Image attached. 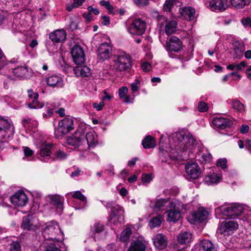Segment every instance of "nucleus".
Segmentation results:
<instances>
[{
	"mask_svg": "<svg viewBox=\"0 0 251 251\" xmlns=\"http://www.w3.org/2000/svg\"><path fill=\"white\" fill-rule=\"evenodd\" d=\"M178 2V0H166L163 6V9L165 11L170 12L173 6Z\"/></svg>",
	"mask_w": 251,
	"mask_h": 251,
	"instance_id": "obj_39",
	"label": "nucleus"
},
{
	"mask_svg": "<svg viewBox=\"0 0 251 251\" xmlns=\"http://www.w3.org/2000/svg\"><path fill=\"white\" fill-rule=\"evenodd\" d=\"M131 234V230L130 227H126L122 232L120 239L123 242L127 241Z\"/></svg>",
	"mask_w": 251,
	"mask_h": 251,
	"instance_id": "obj_42",
	"label": "nucleus"
},
{
	"mask_svg": "<svg viewBox=\"0 0 251 251\" xmlns=\"http://www.w3.org/2000/svg\"><path fill=\"white\" fill-rule=\"evenodd\" d=\"M24 154L26 157L31 156L33 154V151L28 147H23Z\"/></svg>",
	"mask_w": 251,
	"mask_h": 251,
	"instance_id": "obj_61",
	"label": "nucleus"
},
{
	"mask_svg": "<svg viewBox=\"0 0 251 251\" xmlns=\"http://www.w3.org/2000/svg\"><path fill=\"white\" fill-rule=\"evenodd\" d=\"M151 179V176L149 174H143L142 176V180L144 182L149 183Z\"/></svg>",
	"mask_w": 251,
	"mask_h": 251,
	"instance_id": "obj_64",
	"label": "nucleus"
},
{
	"mask_svg": "<svg viewBox=\"0 0 251 251\" xmlns=\"http://www.w3.org/2000/svg\"><path fill=\"white\" fill-rule=\"evenodd\" d=\"M221 179V177L217 174L213 173L207 175L204 177V181L208 185L219 183Z\"/></svg>",
	"mask_w": 251,
	"mask_h": 251,
	"instance_id": "obj_33",
	"label": "nucleus"
},
{
	"mask_svg": "<svg viewBox=\"0 0 251 251\" xmlns=\"http://www.w3.org/2000/svg\"><path fill=\"white\" fill-rule=\"evenodd\" d=\"M209 7L212 11H223L228 7L226 0H213L210 1Z\"/></svg>",
	"mask_w": 251,
	"mask_h": 251,
	"instance_id": "obj_19",
	"label": "nucleus"
},
{
	"mask_svg": "<svg viewBox=\"0 0 251 251\" xmlns=\"http://www.w3.org/2000/svg\"><path fill=\"white\" fill-rule=\"evenodd\" d=\"M13 73L16 77H28L31 75V70L27 66H19L13 70Z\"/></svg>",
	"mask_w": 251,
	"mask_h": 251,
	"instance_id": "obj_26",
	"label": "nucleus"
},
{
	"mask_svg": "<svg viewBox=\"0 0 251 251\" xmlns=\"http://www.w3.org/2000/svg\"><path fill=\"white\" fill-rule=\"evenodd\" d=\"M227 103L231 104L232 108L235 111L239 113H242L245 111V107L243 103L237 100H228Z\"/></svg>",
	"mask_w": 251,
	"mask_h": 251,
	"instance_id": "obj_31",
	"label": "nucleus"
},
{
	"mask_svg": "<svg viewBox=\"0 0 251 251\" xmlns=\"http://www.w3.org/2000/svg\"><path fill=\"white\" fill-rule=\"evenodd\" d=\"M94 231L95 233H100L101 232L104 228V226L102 224H97L94 225Z\"/></svg>",
	"mask_w": 251,
	"mask_h": 251,
	"instance_id": "obj_56",
	"label": "nucleus"
},
{
	"mask_svg": "<svg viewBox=\"0 0 251 251\" xmlns=\"http://www.w3.org/2000/svg\"><path fill=\"white\" fill-rule=\"evenodd\" d=\"M67 143L75 148H81V150L85 149L86 140L84 133L82 130H77L73 135L67 139Z\"/></svg>",
	"mask_w": 251,
	"mask_h": 251,
	"instance_id": "obj_7",
	"label": "nucleus"
},
{
	"mask_svg": "<svg viewBox=\"0 0 251 251\" xmlns=\"http://www.w3.org/2000/svg\"><path fill=\"white\" fill-rule=\"evenodd\" d=\"M21 227L24 229L33 230L34 231L38 229L37 225L30 216L23 217Z\"/></svg>",
	"mask_w": 251,
	"mask_h": 251,
	"instance_id": "obj_24",
	"label": "nucleus"
},
{
	"mask_svg": "<svg viewBox=\"0 0 251 251\" xmlns=\"http://www.w3.org/2000/svg\"><path fill=\"white\" fill-rule=\"evenodd\" d=\"M10 201L15 205L23 206L26 204L27 198L23 191H19L10 198Z\"/></svg>",
	"mask_w": 251,
	"mask_h": 251,
	"instance_id": "obj_15",
	"label": "nucleus"
},
{
	"mask_svg": "<svg viewBox=\"0 0 251 251\" xmlns=\"http://www.w3.org/2000/svg\"><path fill=\"white\" fill-rule=\"evenodd\" d=\"M71 53L73 60L76 64H81L84 62V53L82 48L79 46H75L72 49Z\"/></svg>",
	"mask_w": 251,
	"mask_h": 251,
	"instance_id": "obj_14",
	"label": "nucleus"
},
{
	"mask_svg": "<svg viewBox=\"0 0 251 251\" xmlns=\"http://www.w3.org/2000/svg\"><path fill=\"white\" fill-rule=\"evenodd\" d=\"M241 23L245 27H251V18L245 17L242 18Z\"/></svg>",
	"mask_w": 251,
	"mask_h": 251,
	"instance_id": "obj_51",
	"label": "nucleus"
},
{
	"mask_svg": "<svg viewBox=\"0 0 251 251\" xmlns=\"http://www.w3.org/2000/svg\"><path fill=\"white\" fill-rule=\"evenodd\" d=\"M112 51V47L110 44L104 43L101 44L97 52L98 58L99 60L104 61L110 57Z\"/></svg>",
	"mask_w": 251,
	"mask_h": 251,
	"instance_id": "obj_11",
	"label": "nucleus"
},
{
	"mask_svg": "<svg viewBox=\"0 0 251 251\" xmlns=\"http://www.w3.org/2000/svg\"><path fill=\"white\" fill-rule=\"evenodd\" d=\"M128 88L126 87H122L119 89L118 94L121 99H123L128 93Z\"/></svg>",
	"mask_w": 251,
	"mask_h": 251,
	"instance_id": "obj_50",
	"label": "nucleus"
},
{
	"mask_svg": "<svg viewBox=\"0 0 251 251\" xmlns=\"http://www.w3.org/2000/svg\"><path fill=\"white\" fill-rule=\"evenodd\" d=\"M177 22L175 20H172L167 22L165 26V31L167 35L175 33L176 30Z\"/></svg>",
	"mask_w": 251,
	"mask_h": 251,
	"instance_id": "obj_34",
	"label": "nucleus"
},
{
	"mask_svg": "<svg viewBox=\"0 0 251 251\" xmlns=\"http://www.w3.org/2000/svg\"><path fill=\"white\" fill-rule=\"evenodd\" d=\"M185 168L187 175L192 178H198L201 174V169L198 163L195 162L188 163Z\"/></svg>",
	"mask_w": 251,
	"mask_h": 251,
	"instance_id": "obj_13",
	"label": "nucleus"
},
{
	"mask_svg": "<svg viewBox=\"0 0 251 251\" xmlns=\"http://www.w3.org/2000/svg\"><path fill=\"white\" fill-rule=\"evenodd\" d=\"M201 158L205 162H209L212 159V155L208 152L202 153Z\"/></svg>",
	"mask_w": 251,
	"mask_h": 251,
	"instance_id": "obj_59",
	"label": "nucleus"
},
{
	"mask_svg": "<svg viewBox=\"0 0 251 251\" xmlns=\"http://www.w3.org/2000/svg\"><path fill=\"white\" fill-rule=\"evenodd\" d=\"M28 93V107L30 109H38L42 108L44 103L38 101L39 95L38 93L34 92L32 89L27 91Z\"/></svg>",
	"mask_w": 251,
	"mask_h": 251,
	"instance_id": "obj_12",
	"label": "nucleus"
},
{
	"mask_svg": "<svg viewBox=\"0 0 251 251\" xmlns=\"http://www.w3.org/2000/svg\"><path fill=\"white\" fill-rule=\"evenodd\" d=\"M251 0H231V3L233 6L237 8H242L250 3Z\"/></svg>",
	"mask_w": 251,
	"mask_h": 251,
	"instance_id": "obj_38",
	"label": "nucleus"
},
{
	"mask_svg": "<svg viewBox=\"0 0 251 251\" xmlns=\"http://www.w3.org/2000/svg\"><path fill=\"white\" fill-rule=\"evenodd\" d=\"M247 65V63L246 61H243L241 62L239 64H236V70L238 71L242 70L244 68H245Z\"/></svg>",
	"mask_w": 251,
	"mask_h": 251,
	"instance_id": "obj_63",
	"label": "nucleus"
},
{
	"mask_svg": "<svg viewBox=\"0 0 251 251\" xmlns=\"http://www.w3.org/2000/svg\"><path fill=\"white\" fill-rule=\"evenodd\" d=\"M120 220L122 219L117 216V213L116 211H112L110 216L109 221L111 224L116 225Z\"/></svg>",
	"mask_w": 251,
	"mask_h": 251,
	"instance_id": "obj_46",
	"label": "nucleus"
},
{
	"mask_svg": "<svg viewBox=\"0 0 251 251\" xmlns=\"http://www.w3.org/2000/svg\"><path fill=\"white\" fill-rule=\"evenodd\" d=\"M43 235L45 240L53 243L61 242L64 240L63 233L58 224L53 221L46 224Z\"/></svg>",
	"mask_w": 251,
	"mask_h": 251,
	"instance_id": "obj_2",
	"label": "nucleus"
},
{
	"mask_svg": "<svg viewBox=\"0 0 251 251\" xmlns=\"http://www.w3.org/2000/svg\"><path fill=\"white\" fill-rule=\"evenodd\" d=\"M97 135L94 131H90L85 135V139L86 140L85 149L90 148H94L98 144V141Z\"/></svg>",
	"mask_w": 251,
	"mask_h": 251,
	"instance_id": "obj_22",
	"label": "nucleus"
},
{
	"mask_svg": "<svg viewBox=\"0 0 251 251\" xmlns=\"http://www.w3.org/2000/svg\"><path fill=\"white\" fill-rule=\"evenodd\" d=\"M178 141L176 144L174 145L175 152H171L169 154L170 157L174 160L178 159V152L177 151H185L191 146L197 144V141L191 134H177Z\"/></svg>",
	"mask_w": 251,
	"mask_h": 251,
	"instance_id": "obj_1",
	"label": "nucleus"
},
{
	"mask_svg": "<svg viewBox=\"0 0 251 251\" xmlns=\"http://www.w3.org/2000/svg\"><path fill=\"white\" fill-rule=\"evenodd\" d=\"M247 209L245 206L239 203H233L230 206H222L215 209L216 213H222L223 215L230 218H235L244 212Z\"/></svg>",
	"mask_w": 251,
	"mask_h": 251,
	"instance_id": "obj_4",
	"label": "nucleus"
},
{
	"mask_svg": "<svg viewBox=\"0 0 251 251\" xmlns=\"http://www.w3.org/2000/svg\"><path fill=\"white\" fill-rule=\"evenodd\" d=\"M100 4V5L104 6L110 13H113V7L108 1L101 0Z\"/></svg>",
	"mask_w": 251,
	"mask_h": 251,
	"instance_id": "obj_49",
	"label": "nucleus"
},
{
	"mask_svg": "<svg viewBox=\"0 0 251 251\" xmlns=\"http://www.w3.org/2000/svg\"><path fill=\"white\" fill-rule=\"evenodd\" d=\"M78 19H75L71 22L69 25V28L72 30H74L77 28Z\"/></svg>",
	"mask_w": 251,
	"mask_h": 251,
	"instance_id": "obj_58",
	"label": "nucleus"
},
{
	"mask_svg": "<svg viewBox=\"0 0 251 251\" xmlns=\"http://www.w3.org/2000/svg\"><path fill=\"white\" fill-rule=\"evenodd\" d=\"M52 148L53 146L51 144L46 145L41 148L40 150L39 154L41 157L43 158V160H44L45 158L50 156Z\"/></svg>",
	"mask_w": 251,
	"mask_h": 251,
	"instance_id": "obj_36",
	"label": "nucleus"
},
{
	"mask_svg": "<svg viewBox=\"0 0 251 251\" xmlns=\"http://www.w3.org/2000/svg\"><path fill=\"white\" fill-rule=\"evenodd\" d=\"M105 103L104 101L102 100L99 103H94L93 106L94 108L96 109L97 111H100L102 109V107L104 106Z\"/></svg>",
	"mask_w": 251,
	"mask_h": 251,
	"instance_id": "obj_60",
	"label": "nucleus"
},
{
	"mask_svg": "<svg viewBox=\"0 0 251 251\" xmlns=\"http://www.w3.org/2000/svg\"><path fill=\"white\" fill-rule=\"evenodd\" d=\"M169 210L167 211L168 221L176 222L181 218V210L183 208V204L176 200L171 201L169 203Z\"/></svg>",
	"mask_w": 251,
	"mask_h": 251,
	"instance_id": "obj_5",
	"label": "nucleus"
},
{
	"mask_svg": "<svg viewBox=\"0 0 251 251\" xmlns=\"http://www.w3.org/2000/svg\"><path fill=\"white\" fill-rule=\"evenodd\" d=\"M146 28L145 21L140 18H136L127 26V30L131 35H141L145 32Z\"/></svg>",
	"mask_w": 251,
	"mask_h": 251,
	"instance_id": "obj_8",
	"label": "nucleus"
},
{
	"mask_svg": "<svg viewBox=\"0 0 251 251\" xmlns=\"http://www.w3.org/2000/svg\"><path fill=\"white\" fill-rule=\"evenodd\" d=\"M112 211H116L117 216L124 219V210L122 207L117 205L114 207Z\"/></svg>",
	"mask_w": 251,
	"mask_h": 251,
	"instance_id": "obj_47",
	"label": "nucleus"
},
{
	"mask_svg": "<svg viewBox=\"0 0 251 251\" xmlns=\"http://www.w3.org/2000/svg\"><path fill=\"white\" fill-rule=\"evenodd\" d=\"M208 212L203 209H199L196 212L191 216V220L193 223H201L207 218Z\"/></svg>",
	"mask_w": 251,
	"mask_h": 251,
	"instance_id": "obj_27",
	"label": "nucleus"
},
{
	"mask_svg": "<svg viewBox=\"0 0 251 251\" xmlns=\"http://www.w3.org/2000/svg\"><path fill=\"white\" fill-rule=\"evenodd\" d=\"M73 198L78 199L81 201L84 202L86 200V198L79 191H75L72 196Z\"/></svg>",
	"mask_w": 251,
	"mask_h": 251,
	"instance_id": "obj_48",
	"label": "nucleus"
},
{
	"mask_svg": "<svg viewBox=\"0 0 251 251\" xmlns=\"http://www.w3.org/2000/svg\"><path fill=\"white\" fill-rule=\"evenodd\" d=\"M243 244L245 248L251 247V233H247L243 237Z\"/></svg>",
	"mask_w": 251,
	"mask_h": 251,
	"instance_id": "obj_43",
	"label": "nucleus"
},
{
	"mask_svg": "<svg viewBox=\"0 0 251 251\" xmlns=\"http://www.w3.org/2000/svg\"><path fill=\"white\" fill-rule=\"evenodd\" d=\"M162 221V217L159 215L153 218L150 222V226L151 228L159 226L161 225Z\"/></svg>",
	"mask_w": 251,
	"mask_h": 251,
	"instance_id": "obj_41",
	"label": "nucleus"
},
{
	"mask_svg": "<svg viewBox=\"0 0 251 251\" xmlns=\"http://www.w3.org/2000/svg\"><path fill=\"white\" fill-rule=\"evenodd\" d=\"M56 243H46L47 244L46 247V250L45 251H61L57 246L58 245H56Z\"/></svg>",
	"mask_w": 251,
	"mask_h": 251,
	"instance_id": "obj_44",
	"label": "nucleus"
},
{
	"mask_svg": "<svg viewBox=\"0 0 251 251\" xmlns=\"http://www.w3.org/2000/svg\"><path fill=\"white\" fill-rule=\"evenodd\" d=\"M74 128L73 119L70 118H66L59 122L58 127L54 131V134L57 138H59L69 133Z\"/></svg>",
	"mask_w": 251,
	"mask_h": 251,
	"instance_id": "obj_6",
	"label": "nucleus"
},
{
	"mask_svg": "<svg viewBox=\"0 0 251 251\" xmlns=\"http://www.w3.org/2000/svg\"><path fill=\"white\" fill-rule=\"evenodd\" d=\"M238 228V224L234 221H224L221 224L218 232L224 235H229Z\"/></svg>",
	"mask_w": 251,
	"mask_h": 251,
	"instance_id": "obj_10",
	"label": "nucleus"
},
{
	"mask_svg": "<svg viewBox=\"0 0 251 251\" xmlns=\"http://www.w3.org/2000/svg\"><path fill=\"white\" fill-rule=\"evenodd\" d=\"M226 162L227 160L226 159L221 158L218 160L217 162V166L221 167L223 169H225L227 167Z\"/></svg>",
	"mask_w": 251,
	"mask_h": 251,
	"instance_id": "obj_54",
	"label": "nucleus"
},
{
	"mask_svg": "<svg viewBox=\"0 0 251 251\" xmlns=\"http://www.w3.org/2000/svg\"><path fill=\"white\" fill-rule=\"evenodd\" d=\"M182 48V43L180 40L176 36H172L167 43L166 49L167 50L178 52Z\"/></svg>",
	"mask_w": 251,
	"mask_h": 251,
	"instance_id": "obj_16",
	"label": "nucleus"
},
{
	"mask_svg": "<svg viewBox=\"0 0 251 251\" xmlns=\"http://www.w3.org/2000/svg\"><path fill=\"white\" fill-rule=\"evenodd\" d=\"M66 35L64 29H57L50 33L49 38L54 43L63 42L66 40Z\"/></svg>",
	"mask_w": 251,
	"mask_h": 251,
	"instance_id": "obj_17",
	"label": "nucleus"
},
{
	"mask_svg": "<svg viewBox=\"0 0 251 251\" xmlns=\"http://www.w3.org/2000/svg\"><path fill=\"white\" fill-rule=\"evenodd\" d=\"M168 202V199H158L155 205V210H163L166 206V203Z\"/></svg>",
	"mask_w": 251,
	"mask_h": 251,
	"instance_id": "obj_40",
	"label": "nucleus"
},
{
	"mask_svg": "<svg viewBox=\"0 0 251 251\" xmlns=\"http://www.w3.org/2000/svg\"><path fill=\"white\" fill-rule=\"evenodd\" d=\"M153 240L155 247L159 250H163L167 246V238L162 234H156Z\"/></svg>",
	"mask_w": 251,
	"mask_h": 251,
	"instance_id": "obj_25",
	"label": "nucleus"
},
{
	"mask_svg": "<svg viewBox=\"0 0 251 251\" xmlns=\"http://www.w3.org/2000/svg\"><path fill=\"white\" fill-rule=\"evenodd\" d=\"M142 70L145 72H148L151 70V65L147 62L143 63L141 65Z\"/></svg>",
	"mask_w": 251,
	"mask_h": 251,
	"instance_id": "obj_62",
	"label": "nucleus"
},
{
	"mask_svg": "<svg viewBox=\"0 0 251 251\" xmlns=\"http://www.w3.org/2000/svg\"><path fill=\"white\" fill-rule=\"evenodd\" d=\"M113 62V68L118 72L128 71L132 66V60L130 56L125 52L115 55Z\"/></svg>",
	"mask_w": 251,
	"mask_h": 251,
	"instance_id": "obj_3",
	"label": "nucleus"
},
{
	"mask_svg": "<svg viewBox=\"0 0 251 251\" xmlns=\"http://www.w3.org/2000/svg\"><path fill=\"white\" fill-rule=\"evenodd\" d=\"M146 245L140 241L132 242L127 251H145Z\"/></svg>",
	"mask_w": 251,
	"mask_h": 251,
	"instance_id": "obj_32",
	"label": "nucleus"
},
{
	"mask_svg": "<svg viewBox=\"0 0 251 251\" xmlns=\"http://www.w3.org/2000/svg\"><path fill=\"white\" fill-rule=\"evenodd\" d=\"M213 125L216 127L225 129L230 127L233 122L229 119L225 118H216L212 121Z\"/></svg>",
	"mask_w": 251,
	"mask_h": 251,
	"instance_id": "obj_21",
	"label": "nucleus"
},
{
	"mask_svg": "<svg viewBox=\"0 0 251 251\" xmlns=\"http://www.w3.org/2000/svg\"><path fill=\"white\" fill-rule=\"evenodd\" d=\"M134 3L139 7L144 6L149 4V0H134Z\"/></svg>",
	"mask_w": 251,
	"mask_h": 251,
	"instance_id": "obj_57",
	"label": "nucleus"
},
{
	"mask_svg": "<svg viewBox=\"0 0 251 251\" xmlns=\"http://www.w3.org/2000/svg\"><path fill=\"white\" fill-rule=\"evenodd\" d=\"M73 70L76 76L88 77L91 74V69L85 65L75 67Z\"/></svg>",
	"mask_w": 251,
	"mask_h": 251,
	"instance_id": "obj_28",
	"label": "nucleus"
},
{
	"mask_svg": "<svg viewBox=\"0 0 251 251\" xmlns=\"http://www.w3.org/2000/svg\"><path fill=\"white\" fill-rule=\"evenodd\" d=\"M55 154V157L59 160H64L66 159L68 156V154L66 153L61 150L56 151Z\"/></svg>",
	"mask_w": 251,
	"mask_h": 251,
	"instance_id": "obj_53",
	"label": "nucleus"
},
{
	"mask_svg": "<svg viewBox=\"0 0 251 251\" xmlns=\"http://www.w3.org/2000/svg\"><path fill=\"white\" fill-rule=\"evenodd\" d=\"M200 251H215V247L212 243L207 240L202 241L200 245Z\"/></svg>",
	"mask_w": 251,
	"mask_h": 251,
	"instance_id": "obj_35",
	"label": "nucleus"
},
{
	"mask_svg": "<svg viewBox=\"0 0 251 251\" xmlns=\"http://www.w3.org/2000/svg\"><path fill=\"white\" fill-rule=\"evenodd\" d=\"M53 108L52 107H51L50 106L47 107L46 113H44L43 114V117L44 118H50L53 114Z\"/></svg>",
	"mask_w": 251,
	"mask_h": 251,
	"instance_id": "obj_55",
	"label": "nucleus"
},
{
	"mask_svg": "<svg viewBox=\"0 0 251 251\" xmlns=\"http://www.w3.org/2000/svg\"><path fill=\"white\" fill-rule=\"evenodd\" d=\"M233 50V57L234 59H241L243 55L245 46L238 41H235L232 44Z\"/></svg>",
	"mask_w": 251,
	"mask_h": 251,
	"instance_id": "obj_23",
	"label": "nucleus"
},
{
	"mask_svg": "<svg viewBox=\"0 0 251 251\" xmlns=\"http://www.w3.org/2000/svg\"><path fill=\"white\" fill-rule=\"evenodd\" d=\"M9 251H21V245L18 241H13L10 243L9 248Z\"/></svg>",
	"mask_w": 251,
	"mask_h": 251,
	"instance_id": "obj_45",
	"label": "nucleus"
},
{
	"mask_svg": "<svg viewBox=\"0 0 251 251\" xmlns=\"http://www.w3.org/2000/svg\"><path fill=\"white\" fill-rule=\"evenodd\" d=\"M50 202L56 206V208L60 210L63 209L64 199L58 195H51L48 196Z\"/></svg>",
	"mask_w": 251,
	"mask_h": 251,
	"instance_id": "obj_29",
	"label": "nucleus"
},
{
	"mask_svg": "<svg viewBox=\"0 0 251 251\" xmlns=\"http://www.w3.org/2000/svg\"><path fill=\"white\" fill-rule=\"evenodd\" d=\"M208 109L207 104L203 101H201L198 104V110L200 112H203L206 111Z\"/></svg>",
	"mask_w": 251,
	"mask_h": 251,
	"instance_id": "obj_52",
	"label": "nucleus"
},
{
	"mask_svg": "<svg viewBox=\"0 0 251 251\" xmlns=\"http://www.w3.org/2000/svg\"><path fill=\"white\" fill-rule=\"evenodd\" d=\"M0 132L2 138L11 139L14 134V127L8 120L0 117Z\"/></svg>",
	"mask_w": 251,
	"mask_h": 251,
	"instance_id": "obj_9",
	"label": "nucleus"
},
{
	"mask_svg": "<svg viewBox=\"0 0 251 251\" xmlns=\"http://www.w3.org/2000/svg\"><path fill=\"white\" fill-rule=\"evenodd\" d=\"M47 85L52 88H62L64 86L63 79L56 75H51L46 79Z\"/></svg>",
	"mask_w": 251,
	"mask_h": 251,
	"instance_id": "obj_18",
	"label": "nucleus"
},
{
	"mask_svg": "<svg viewBox=\"0 0 251 251\" xmlns=\"http://www.w3.org/2000/svg\"><path fill=\"white\" fill-rule=\"evenodd\" d=\"M192 240V234L188 231H182L177 236V241L181 244H187Z\"/></svg>",
	"mask_w": 251,
	"mask_h": 251,
	"instance_id": "obj_30",
	"label": "nucleus"
},
{
	"mask_svg": "<svg viewBox=\"0 0 251 251\" xmlns=\"http://www.w3.org/2000/svg\"><path fill=\"white\" fill-rule=\"evenodd\" d=\"M142 145L145 149L153 148L156 145V142L153 137L149 135L143 140Z\"/></svg>",
	"mask_w": 251,
	"mask_h": 251,
	"instance_id": "obj_37",
	"label": "nucleus"
},
{
	"mask_svg": "<svg viewBox=\"0 0 251 251\" xmlns=\"http://www.w3.org/2000/svg\"><path fill=\"white\" fill-rule=\"evenodd\" d=\"M179 12L180 17L189 21L193 20L195 17V10L191 7H183L179 8Z\"/></svg>",
	"mask_w": 251,
	"mask_h": 251,
	"instance_id": "obj_20",
	"label": "nucleus"
}]
</instances>
